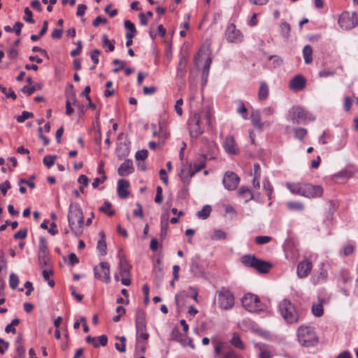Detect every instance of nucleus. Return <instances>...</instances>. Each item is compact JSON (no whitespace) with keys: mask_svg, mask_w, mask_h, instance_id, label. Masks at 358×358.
I'll use <instances>...</instances> for the list:
<instances>
[{"mask_svg":"<svg viewBox=\"0 0 358 358\" xmlns=\"http://www.w3.org/2000/svg\"><path fill=\"white\" fill-rule=\"evenodd\" d=\"M183 104V101L182 99H179L176 101V104H175V110H176V113L179 115V116H181L182 115V106Z\"/></svg>","mask_w":358,"mask_h":358,"instance_id":"obj_56","label":"nucleus"},{"mask_svg":"<svg viewBox=\"0 0 358 358\" xmlns=\"http://www.w3.org/2000/svg\"><path fill=\"white\" fill-rule=\"evenodd\" d=\"M10 188V184L8 180H6L4 182L0 185V189L3 196L6 194L7 190Z\"/></svg>","mask_w":358,"mask_h":358,"instance_id":"obj_61","label":"nucleus"},{"mask_svg":"<svg viewBox=\"0 0 358 358\" xmlns=\"http://www.w3.org/2000/svg\"><path fill=\"white\" fill-rule=\"evenodd\" d=\"M148 156V152L147 150H141L136 153V159L137 160H145Z\"/></svg>","mask_w":358,"mask_h":358,"instance_id":"obj_54","label":"nucleus"},{"mask_svg":"<svg viewBox=\"0 0 358 358\" xmlns=\"http://www.w3.org/2000/svg\"><path fill=\"white\" fill-rule=\"evenodd\" d=\"M94 276L104 283H108L110 281V266L105 262H101L99 266L94 268Z\"/></svg>","mask_w":358,"mask_h":358,"instance_id":"obj_11","label":"nucleus"},{"mask_svg":"<svg viewBox=\"0 0 358 358\" xmlns=\"http://www.w3.org/2000/svg\"><path fill=\"white\" fill-rule=\"evenodd\" d=\"M136 208L134 210V215L135 217H140L141 218H143V208H142V206L139 203H136Z\"/></svg>","mask_w":358,"mask_h":358,"instance_id":"obj_60","label":"nucleus"},{"mask_svg":"<svg viewBox=\"0 0 358 358\" xmlns=\"http://www.w3.org/2000/svg\"><path fill=\"white\" fill-rule=\"evenodd\" d=\"M15 352L19 358L24 357L25 348L22 343V339L21 337H18L16 341Z\"/></svg>","mask_w":358,"mask_h":358,"instance_id":"obj_29","label":"nucleus"},{"mask_svg":"<svg viewBox=\"0 0 358 358\" xmlns=\"http://www.w3.org/2000/svg\"><path fill=\"white\" fill-rule=\"evenodd\" d=\"M34 114L28 111H23L20 115L17 117V121L20 123L24 122L26 120L32 117Z\"/></svg>","mask_w":358,"mask_h":358,"instance_id":"obj_50","label":"nucleus"},{"mask_svg":"<svg viewBox=\"0 0 358 358\" xmlns=\"http://www.w3.org/2000/svg\"><path fill=\"white\" fill-rule=\"evenodd\" d=\"M103 46L108 47L110 52H113L115 49L114 41H111L108 39L106 34L103 35Z\"/></svg>","mask_w":358,"mask_h":358,"instance_id":"obj_41","label":"nucleus"},{"mask_svg":"<svg viewBox=\"0 0 358 358\" xmlns=\"http://www.w3.org/2000/svg\"><path fill=\"white\" fill-rule=\"evenodd\" d=\"M168 229V215H162L161 220V233L160 237L162 238H164L166 236Z\"/></svg>","mask_w":358,"mask_h":358,"instance_id":"obj_32","label":"nucleus"},{"mask_svg":"<svg viewBox=\"0 0 358 358\" xmlns=\"http://www.w3.org/2000/svg\"><path fill=\"white\" fill-rule=\"evenodd\" d=\"M263 113L265 116L269 117L274 114L275 113V108L272 106H268L263 109Z\"/></svg>","mask_w":358,"mask_h":358,"instance_id":"obj_64","label":"nucleus"},{"mask_svg":"<svg viewBox=\"0 0 358 358\" xmlns=\"http://www.w3.org/2000/svg\"><path fill=\"white\" fill-rule=\"evenodd\" d=\"M113 63L115 65H117V68L113 69L114 73H117L119 71L124 69L126 64L124 61L120 60L118 59H114Z\"/></svg>","mask_w":358,"mask_h":358,"instance_id":"obj_53","label":"nucleus"},{"mask_svg":"<svg viewBox=\"0 0 358 358\" xmlns=\"http://www.w3.org/2000/svg\"><path fill=\"white\" fill-rule=\"evenodd\" d=\"M237 111L239 114H241L242 115V117L244 119H247V117H248L247 108H245L243 103H240V105L237 109Z\"/></svg>","mask_w":358,"mask_h":358,"instance_id":"obj_59","label":"nucleus"},{"mask_svg":"<svg viewBox=\"0 0 358 358\" xmlns=\"http://www.w3.org/2000/svg\"><path fill=\"white\" fill-rule=\"evenodd\" d=\"M226 38L229 43H239L243 41V34L233 23L229 24L225 31Z\"/></svg>","mask_w":358,"mask_h":358,"instance_id":"obj_13","label":"nucleus"},{"mask_svg":"<svg viewBox=\"0 0 358 358\" xmlns=\"http://www.w3.org/2000/svg\"><path fill=\"white\" fill-rule=\"evenodd\" d=\"M190 171H192V169H189L187 171H186L185 169H181V171L180 173L179 176L181 180H182L183 183L185 185H188L190 182V178L192 177H187Z\"/></svg>","mask_w":358,"mask_h":358,"instance_id":"obj_39","label":"nucleus"},{"mask_svg":"<svg viewBox=\"0 0 358 358\" xmlns=\"http://www.w3.org/2000/svg\"><path fill=\"white\" fill-rule=\"evenodd\" d=\"M87 10V6L85 4H78L77 7V16H83L84 15L85 10Z\"/></svg>","mask_w":358,"mask_h":358,"instance_id":"obj_63","label":"nucleus"},{"mask_svg":"<svg viewBox=\"0 0 358 358\" xmlns=\"http://www.w3.org/2000/svg\"><path fill=\"white\" fill-rule=\"evenodd\" d=\"M220 358H242V356L237 354L234 350H231L223 352Z\"/></svg>","mask_w":358,"mask_h":358,"instance_id":"obj_47","label":"nucleus"},{"mask_svg":"<svg viewBox=\"0 0 358 358\" xmlns=\"http://www.w3.org/2000/svg\"><path fill=\"white\" fill-rule=\"evenodd\" d=\"M264 190L268 196V199H271L273 192V187L268 179H264L263 181Z\"/></svg>","mask_w":358,"mask_h":358,"instance_id":"obj_37","label":"nucleus"},{"mask_svg":"<svg viewBox=\"0 0 358 358\" xmlns=\"http://www.w3.org/2000/svg\"><path fill=\"white\" fill-rule=\"evenodd\" d=\"M27 229H20L17 232H16L14 234L13 237L15 239H24L27 237Z\"/></svg>","mask_w":358,"mask_h":358,"instance_id":"obj_57","label":"nucleus"},{"mask_svg":"<svg viewBox=\"0 0 358 358\" xmlns=\"http://www.w3.org/2000/svg\"><path fill=\"white\" fill-rule=\"evenodd\" d=\"M324 299L318 298L317 303H313L311 308V311L315 317H321L324 314L323 304Z\"/></svg>","mask_w":358,"mask_h":358,"instance_id":"obj_22","label":"nucleus"},{"mask_svg":"<svg viewBox=\"0 0 358 358\" xmlns=\"http://www.w3.org/2000/svg\"><path fill=\"white\" fill-rule=\"evenodd\" d=\"M306 84V78L302 75L297 74L289 80V87L293 91L299 92L305 87Z\"/></svg>","mask_w":358,"mask_h":358,"instance_id":"obj_17","label":"nucleus"},{"mask_svg":"<svg viewBox=\"0 0 358 358\" xmlns=\"http://www.w3.org/2000/svg\"><path fill=\"white\" fill-rule=\"evenodd\" d=\"M303 196L307 198L320 197L323 193V188L320 185L305 184Z\"/></svg>","mask_w":358,"mask_h":358,"instance_id":"obj_16","label":"nucleus"},{"mask_svg":"<svg viewBox=\"0 0 358 358\" xmlns=\"http://www.w3.org/2000/svg\"><path fill=\"white\" fill-rule=\"evenodd\" d=\"M313 48L310 45H306L303 49V56L306 64H310L313 61Z\"/></svg>","mask_w":358,"mask_h":358,"instance_id":"obj_30","label":"nucleus"},{"mask_svg":"<svg viewBox=\"0 0 358 358\" xmlns=\"http://www.w3.org/2000/svg\"><path fill=\"white\" fill-rule=\"evenodd\" d=\"M240 181L239 177L234 172H226L222 182L226 189L228 190L235 189Z\"/></svg>","mask_w":358,"mask_h":358,"instance_id":"obj_14","label":"nucleus"},{"mask_svg":"<svg viewBox=\"0 0 358 358\" xmlns=\"http://www.w3.org/2000/svg\"><path fill=\"white\" fill-rule=\"evenodd\" d=\"M296 336L299 343L306 348L315 346L319 342L314 327L310 326H300L297 329Z\"/></svg>","mask_w":358,"mask_h":358,"instance_id":"obj_3","label":"nucleus"},{"mask_svg":"<svg viewBox=\"0 0 358 358\" xmlns=\"http://www.w3.org/2000/svg\"><path fill=\"white\" fill-rule=\"evenodd\" d=\"M19 283V278L15 273H11L9 276V285L13 289L17 288Z\"/></svg>","mask_w":358,"mask_h":358,"instance_id":"obj_43","label":"nucleus"},{"mask_svg":"<svg viewBox=\"0 0 358 358\" xmlns=\"http://www.w3.org/2000/svg\"><path fill=\"white\" fill-rule=\"evenodd\" d=\"M69 225L72 232L76 236H80L83 232L84 216L83 210L78 203H72L68 212Z\"/></svg>","mask_w":358,"mask_h":358,"instance_id":"obj_2","label":"nucleus"},{"mask_svg":"<svg viewBox=\"0 0 358 358\" xmlns=\"http://www.w3.org/2000/svg\"><path fill=\"white\" fill-rule=\"evenodd\" d=\"M23 19L29 24L35 23V21L33 19L32 12L28 7L24 8V16L23 17Z\"/></svg>","mask_w":358,"mask_h":358,"instance_id":"obj_44","label":"nucleus"},{"mask_svg":"<svg viewBox=\"0 0 358 358\" xmlns=\"http://www.w3.org/2000/svg\"><path fill=\"white\" fill-rule=\"evenodd\" d=\"M287 208L292 210L301 211L303 209V205L301 202L290 201L287 203Z\"/></svg>","mask_w":358,"mask_h":358,"instance_id":"obj_38","label":"nucleus"},{"mask_svg":"<svg viewBox=\"0 0 358 358\" xmlns=\"http://www.w3.org/2000/svg\"><path fill=\"white\" fill-rule=\"evenodd\" d=\"M280 315L288 324H296L299 322L300 315L294 305L288 299L282 300L278 305Z\"/></svg>","mask_w":358,"mask_h":358,"instance_id":"obj_4","label":"nucleus"},{"mask_svg":"<svg viewBox=\"0 0 358 358\" xmlns=\"http://www.w3.org/2000/svg\"><path fill=\"white\" fill-rule=\"evenodd\" d=\"M100 54L101 51L98 49H95L91 52V59L94 63V66L91 68L92 69H94L95 66L98 64L99 56Z\"/></svg>","mask_w":358,"mask_h":358,"instance_id":"obj_46","label":"nucleus"},{"mask_svg":"<svg viewBox=\"0 0 358 358\" xmlns=\"http://www.w3.org/2000/svg\"><path fill=\"white\" fill-rule=\"evenodd\" d=\"M238 194L245 201L248 202L253 199V194L251 191L246 187H241L238 190Z\"/></svg>","mask_w":358,"mask_h":358,"instance_id":"obj_27","label":"nucleus"},{"mask_svg":"<svg viewBox=\"0 0 358 358\" xmlns=\"http://www.w3.org/2000/svg\"><path fill=\"white\" fill-rule=\"evenodd\" d=\"M313 268V263L308 259H305L300 262L297 266L296 273L300 278L307 277Z\"/></svg>","mask_w":358,"mask_h":358,"instance_id":"obj_15","label":"nucleus"},{"mask_svg":"<svg viewBox=\"0 0 358 358\" xmlns=\"http://www.w3.org/2000/svg\"><path fill=\"white\" fill-rule=\"evenodd\" d=\"M56 156L47 155L44 157L43 162V164L48 167L50 168L55 164Z\"/></svg>","mask_w":358,"mask_h":358,"instance_id":"obj_51","label":"nucleus"},{"mask_svg":"<svg viewBox=\"0 0 358 358\" xmlns=\"http://www.w3.org/2000/svg\"><path fill=\"white\" fill-rule=\"evenodd\" d=\"M136 326L137 331H143L145 329V321L143 311L139 310L136 313Z\"/></svg>","mask_w":358,"mask_h":358,"instance_id":"obj_25","label":"nucleus"},{"mask_svg":"<svg viewBox=\"0 0 358 358\" xmlns=\"http://www.w3.org/2000/svg\"><path fill=\"white\" fill-rule=\"evenodd\" d=\"M241 262L246 266L255 268L262 273H268L272 267L270 262L257 259L255 255H244L241 257Z\"/></svg>","mask_w":358,"mask_h":358,"instance_id":"obj_6","label":"nucleus"},{"mask_svg":"<svg viewBox=\"0 0 358 358\" xmlns=\"http://www.w3.org/2000/svg\"><path fill=\"white\" fill-rule=\"evenodd\" d=\"M355 99V96L354 94H352V96H348L344 98L343 108L345 111L348 112L350 110L352 105L354 103Z\"/></svg>","mask_w":358,"mask_h":358,"instance_id":"obj_33","label":"nucleus"},{"mask_svg":"<svg viewBox=\"0 0 358 358\" xmlns=\"http://www.w3.org/2000/svg\"><path fill=\"white\" fill-rule=\"evenodd\" d=\"M212 343L214 345V352L215 355H219L221 354L222 349L223 348L224 343L221 341H218L215 338H213Z\"/></svg>","mask_w":358,"mask_h":358,"instance_id":"obj_40","label":"nucleus"},{"mask_svg":"<svg viewBox=\"0 0 358 358\" xmlns=\"http://www.w3.org/2000/svg\"><path fill=\"white\" fill-rule=\"evenodd\" d=\"M241 302L245 310L251 313H259L266 309V305L260 301L259 297L251 293L245 294Z\"/></svg>","mask_w":358,"mask_h":358,"instance_id":"obj_5","label":"nucleus"},{"mask_svg":"<svg viewBox=\"0 0 358 358\" xmlns=\"http://www.w3.org/2000/svg\"><path fill=\"white\" fill-rule=\"evenodd\" d=\"M305 184L306 183H287V187L292 194L303 196Z\"/></svg>","mask_w":358,"mask_h":358,"instance_id":"obj_23","label":"nucleus"},{"mask_svg":"<svg viewBox=\"0 0 358 358\" xmlns=\"http://www.w3.org/2000/svg\"><path fill=\"white\" fill-rule=\"evenodd\" d=\"M210 211L211 207L208 205H206L202 208L201 210L197 212L196 215L199 218L205 220L209 217Z\"/></svg>","mask_w":358,"mask_h":358,"instance_id":"obj_34","label":"nucleus"},{"mask_svg":"<svg viewBox=\"0 0 358 358\" xmlns=\"http://www.w3.org/2000/svg\"><path fill=\"white\" fill-rule=\"evenodd\" d=\"M111 208V203L108 201H105L103 205L101 207H100L99 210L100 211L104 213L108 216H112L114 215V211Z\"/></svg>","mask_w":358,"mask_h":358,"instance_id":"obj_36","label":"nucleus"},{"mask_svg":"<svg viewBox=\"0 0 358 358\" xmlns=\"http://www.w3.org/2000/svg\"><path fill=\"white\" fill-rule=\"evenodd\" d=\"M271 357L272 355L270 351L264 348H260L259 358H271Z\"/></svg>","mask_w":358,"mask_h":358,"instance_id":"obj_62","label":"nucleus"},{"mask_svg":"<svg viewBox=\"0 0 358 358\" xmlns=\"http://www.w3.org/2000/svg\"><path fill=\"white\" fill-rule=\"evenodd\" d=\"M224 148L226 152L230 154H236L238 148L236 147L234 138L232 136H227L224 143Z\"/></svg>","mask_w":358,"mask_h":358,"instance_id":"obj_19","label":"nucleus"},{"mask_svg":"<svg viewBox=\"0 0 358 358\" xmlns=\"http://www.w3.org/2000/svg\"><path fill=\"white\" fill-rule=\"evenodd\" d=\"M225 238L226 233L221 229L215 230L213 234L211 236V239L213 240H220Z\"/></svg>","mask_w":358,"mask_h":358,"instance_id":"obj_45","label":"nucleus"},{"mask_svg":"<svg viewBox=\"0 0 358 358\" xmlns=\"http://www.w3.org/2000/svg\"><path fill=\"white\" fill-rule=\"evenodd\" d=\"M338 22L343 29L349 30L358 24V17L354 12L345 11L340 15Z\"/></svg>","mask_w":358,"mask_h":358,"instance_id":"obj_10","label":"nucleus"},{"mask_svg":"<svg viewBox=\"0 0 358 358\" xmlns=\"http://www.w3.org/2000/svg\"><path fill=\"white\" fill-rule=\"evenodd\" d=\"M134 171L133 162L131 159H126L117 169V173L120 176H127Z\"/></svg>","mask_w":358,"mask_h":358,"instance_id":"obj_18","label":"nucleus"},{"mask_svg":"<svg viewBox=\"0 0 358 358\" xmlns=\"http://www.w3.org/2000/svg\"><path fill=\"white\" fill-rule=\"evenodd\" d=\"M38 261L42 267L45 266L47 268H50L49 256H45V257H38Z\"/></svg>","mask_w":358,"mask_h":358,"instance_id":"obj_58","label":"nucleus"},{"mask_svg":"<svg viewBox=\"0 0 358 358\" xmlns=\"http://www.w3.org/2000/svg\"><path fill=\"white\" fill-rule=\"evenodd\" d=\"M45 256H49L48 243L44 238H41L38 245V257H45Z\"/></svg>","mask_w":358,"mask_h":358,"instance_id":"obj_26","label":"nucleus"},{"mask_svg":"<svg viewBox=\"0 0 358 358\" xmlns=\"http://www.w3.org/2000/svg\"><path fill=\"white\" fill-rule=\"evenodd\" d=\"M42 275H43V278L45 279V280H47L48 281V285L50 286V287H53L55 285V282L54 280H50V275H52V270L50 269H43V272H42Z\"/></svg>","mask_w":358,"mask_h":358,"instance_id":"obj_42","label":"nucleus"},{"mask_svg":"<svg viewBox=\"0 0 358 358\" xmlns=\"http://www.w3.org/2000/svg\"><path fill=\"white\" fill-rule=\"evenodd\" d=\"M97 249L101 252V255L106 253V243L104 239H101L98 241Z\"/></svg>","mask_w":358,"mask_h":358,"instance_id":"obj_55","label":"nucleus"},{"mask_svg":"<svg viewBox=\"0 0 358 358\" xmlns=\"http://www.w3.org/2000/svg\"><path fill=\"white\" fill-rule=\"evenodd\" d=\"M231 345H233L235 348L241 350L245 349V345L242 342L239 335L236 333L233 334L232 338L230 341Z\"/></svg>","mask_w":358,"mask_h":358,"instance_id":"obj_31","label":"nucleus"},{"mask_svg":"<svg viewBox=\"0 0 358 358\" xmlns=\"http://www.w3.org/2000/svg\"><path fill=\"white\" fill-rule=\"evenodd\" d=\"M290 31H291V27H290L289 24H288L286 22H281L280 34L284 38H289Z\"/></svg>","mask_w":358,"mask_h":358,"instance_id":"obj_35","label":"nucleus"},{"mask_svg":"<svg viewBox=\"0 0 358 358\" xmlns=\"http://www.w3.org/2000/svg\"><path fill=\"white\" fill-rule=\"evenodd\" d=\"M212 59L209 55L208 50L200 49L194 57V64L199 68L203 65V76L204 77V83L207 81V77L209 73L210 66Z\"/></svg>","mask_w":358,"mask_h":358,"instance_id":"obj_7","label":"nucleus"},{"mask_svg":"<svg viewBox=\"0 0 358 358\" xmlns=\"http://www.w3.org/2000/svg\"><path fill=\"white\" fill-rule=\"evenodd\" d=\"M205 120L206 123L210 127L214 124L213 113L210 109L195 113L188 121L189 135L192 138H198L203 133L201 122Z\"/></svg>","mask_w":358,"mask_h":358,"instance_id":"obj_1","label":"nucleus"},{"mask_svg":"<svg viewBox=\"0 0 358 358\" xmlns=\"http://www.w3.org/2000/svg\"><path fill=\"white\" fill-rule=\"evenodd\" d=\"M306 134H307V130L304 128L299 127V128H296L294 129L295 137L300 140H302L306 136Z\"/></svg>","mask_w":358,"mask_h":358,"instance_id":"obj_49","label":"nucleus"},{"mask_svg":"<svg viewBox=\"0 0 358 358\" xmlns=\"http://www.w3.org/2000/svg\"><path fill=\"white\" fill-rule=\"evenodd\" d=\"M250 118L254 127L261 130L263 129L265 123L262 122L260 113L258 110L253 111L251 114Z\"/></svg>","mask_w":358,"mask_h":358,"instance_id":"obj_24","label":"nucleus"},{"mask_svg":"<svg viewBox=\"0 0 358 358\" xmlns=\"http://www.w3.org/2000/svg\"><path fill=\"white\" fill-rule=\"evenodd\" d=\"M120 278L121 283L125 286L131 284L129 266L127 261L121 259L120 262V274L115 275V279L118 281Z\"/></svg>","mask_w":358,"mask_h":358,"instance_id":"obj_12","label":"nucleus"},{"mask_svg":"<svg viewBox=\"0 0 358 358\" xmlns=\"http://www.w3.org/2000/svg\"><path fill=\"white\" fill-rule=\"evenodd\" d=\"M293 123L299 124L306 120H314V117L300 106H293L288 112Z\"/></svg>","mask_w":358,"mask_h":358,"instance_id":"obj_9","label":"nucleus"},{"mask_svg":"<svg viewBox=\"0 0 358 358\" xmlns=\"http://www.w3.org/2000/svg\"><path fill=\"white\" fill-rule=\"evenodd\" d=\"M271 237L268 236H258L255 237V243L257 245H263L270 242Z\"/></svg>","mask_w":358,"mask_h":358,"instance_id":"obj_48","label":"nucleus"},{"mask_svg":"<svg viewBox=\"0 0 358 358\" xmlns=\"http://www.w3.org/2000/svg\"><path fill=\"white\" fill-rule=\"evenodd\" d=\"M268 96V87L264 82H262L258 92V98L259 100L263 101L267 99Z\"/></svg>","mask_w":358,"mask_h":358,"instance_id":"obj_28","label":"nucleus"},{"mask_svg":"<svg viewBox=\"0 0 358 358\" xmlns=\"http://www.w3.org/2000/svg\"><path fill=\"white\" fill-rule=\"evenodd\" d=\"M129 187V182L126 180H119L117 182V193L120 197L122 199H125L129 195V192L127 191L128 187Z\"/></svg>","mask_w":358,"mask_h":358,"instance_id":"obj_20","label":"nucleus"},{"mask_svg":"<svg viewBox=\"0 0 358 358\" xmlns=\"http://www.w3.org/2000/svg\"><path fill=\"white\" fill-rule=\"evenodd\" d=\"M217 303L218 306L224 310L229 309L234 304L233 294L227 288L222 287L216 293Z\"/></svg>","mask_w":358,"mask_h":358,"instance_id":"obj_8","label":"nucleus"},{"mask_svg":"<svg viewBox=\"0 0 358 358\" xmlns=\"http://www.w3.org/2000/svg\"><path fill=\"white\" fill-rule=\"evenodd\" d=\"M120 341H121V343H115V348L117 350H118L120 352H124L126 351V338L124 336H122L120 338Z\"/></svg>","mask_w":358,"mask_h":358,"instance_id":"obj_52","label":"nucleus"},{"mask_svg":"<svg viewBox=\"0 0 358 358\" xmlns=\"http://www.w3.org/2000/svg\"><path fill=\"white\" fill-rule=\"evenodd\" d=\"M206 167V157L204 155L200 156L197 161L194 163L193 169L189 172L187 177H193L195 173L199 172Z\"/></svg>","mask_w":358,"mask_h":358,"instance_id":"obj_21","label":"nucleus"}]
</instances>
